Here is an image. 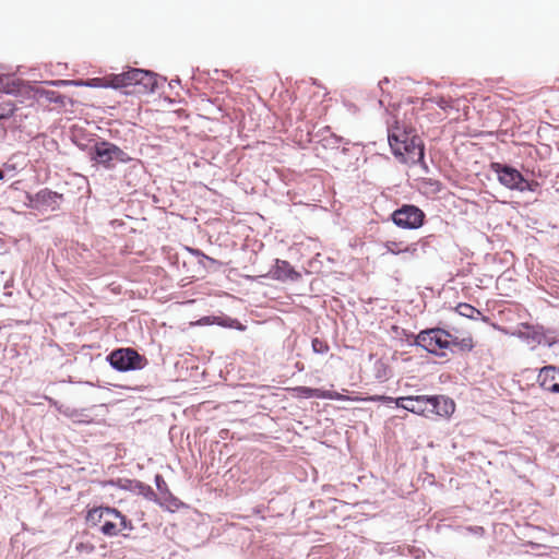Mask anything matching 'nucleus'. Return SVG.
I'll list each match as a JSON object with an SVG mask.
<instances>
[{
    "instance_id": "20",
    "label": "nucleus",
    "mask_w": 559,
    "mask_h": 559,
    "mask_svg": "<svg viewBox=\"0 0 559 559\" xmlns=\"http://www.w3.org/2000/svg\"><path fill=\"white\" fill-rule=\"evenodd\" d=\"M274 276L277 280H294L298 276V273L287 261L276 260Z\"/></svg>"
},
{
    "instance_id": "4",
    "label": "nucleus",
    "mask_w": 559,
    "mask_h": 559,
    "mask_svg": "<svg viewBox=\"0 0 559 559\" xmlns=\"http://www.w3.org/2000/svg\"><path fill=\"white\" fill-rule=\"evenodd\" d=\"M120 516V511L111 507H96L88 510L86 514V522L91 526L100 525L99 531L105 536H117L120 533L115 520Z\"/></svg>"
},
{
    "instance_id": "24",
    "label": "nucleus",
    "mask_w": 559,
    "mask_h": 559,
    "mask_svg": "<svg viewBox=\"0 0 559 559\" xmlns=\"http://www.w3.org/2000/svg\"><path fill=\"white\" fill-rule=\"evenodd\" d=\"M456 311L463 316V317H466V318H469V319H476L477 316H480V311L478 309H476L475 307H473L472 305L469 304H465V302H461L456 306Z\"/></svg>"
},
{
    "instance_id": "37",
    "label": "nucleus",
    "mask_w": 559,
    "mask_h": 559,
    "mask_svg": "<svg viewBox=\"0 0 559 559\" xmlns=\"http://www.w3.org/2000/svg\"><path fill=\"white\" fill-rule=\"evenodd\" d=\"M3 177H4V174L2 170H0V180L3 179Z\"/></svg>"
},
{
    "instance_id": "23",
    "label": "nucleus",
    "mask_w": 559,
    "mask_h": 559,
    "mask_svg": "<svg viewBox=\"0 0 559 559\" xmlns=\"http://www.w3.org/2000/svg\"><path fill=\"white\" fill-rule=\"evenodd\" d=\"M136 487L135 493L143 496L145 499L153 501V502H159L158 495L153 490V488L140 480L134 484Z\"/></svg>"
},
{
    "instance_id": "22",
    "label": "nucleus",
    "mask_w": 559,
    "mask_h": 559,
    "mask_svg": "<svg viewBox=\"0 0 559 559\" xmlns=\"http://www.w3.org/2000/svg\"><path fill=\"white\" fill-rule=\"evenodd\" d=\"M384 247H385L386 251L392 254H400L403 252L415 254L417 252L416 245L407 246L403 241L388 240L384 243Z\"/></svg>"
},
{
    "instance_id": "5",
    "label": "nucleus",
    "mask_w": 559,
    "mask_h": 559,
    "mask_svg": "<svg viewBox=\"0 0 559 559\" xmlns=\"http://www.w3.org/2000/svg\"><path fill=\"white\" fill-rule=\"evenodd\" d=\"M93 152V159L108 169L114 168L115 163L127 164L132 160L123 150L107 141L95 143Z\"/></svg>"
},
{
    "instance_id": "21",
    "label": "nucleus",
    "mask_w": 559,
    "mask_h": 559,
    "mask_svg": "<svg viewBox=\"0 0 559 559\" xmlns=\"http://www.w3.org/2000/svg\"><path fill=\"white\" fill-rule=\"evenodd\" d=\"M114 74H108L103 78H93L88 79L86 81H76L73 82V84L79 86H88V87H95V88H107L112 87L114 88Z\"/></svg>"
},
{
    "instance_id": "31",
    "label": "nucleus",
    "mask_w": 559,
    "mask_h": 559,
    "mask_svg": "<svg viewBox=\"0 0 559 559\" xmlns=\"http://www.w3.org/2000/svg\"><path fill=\"white\" fill-rule=\"evenodd\" d=\"M408 399H409V395L408 396L392 397V400H393L392 404H395L396 407H400V408L404 409L405 403H407Z\"/></svg>"
},
{
    "instance_id": "10",
    "label": "nucleus",
    "mask_w": 559,
    "mask_h": 559,
    "mask_svg": "<svg viewBox=\"0 0 559 559\" xmlns=\"http://www.w3.org/2000/svg\"><path fill=\"white\" fill-rule=\"evenodd\" d=\"M156 488L160 495L159 502L157 504L167 507L169 510L178 509L182 502L175 497L169 490L164 477L160 474H156L154 477Z\"/></svg>"
},
{
    "instance_id": "1",
    "label": "nucleus",
    "mask_w": 559,
    "mask_h": 559,
    "mask_svg": "<svg viewBox=\"0 0 559 559\" xmlns=\"http://www.w3.org/2000/svg\"><path fill=\"white\" fill-rule=\"evenodd\" d=\"M393 154L405 164H417L424 159V145L414 130H406L395 124L388 135Z\"/></svg>"
},
{
    "instance_id": "26",
    "label": "nucleus",
    "mask_w": 559,
    "mask_h": 559,
    "mask_svg": "<svg viewBox=\"0 0 559 559\" xmlns=\"http://www.w3.org/2000/svg\"><path fill=\"white\" fill-rule=\"evenodd\" d=\"M74 549L79 552L92 554L95 549V546L91 543L76 542L74 544Z\"/></svg>"
},
{
    "instance_id": "17",
    "label": "nucleus",
    "mask_w": 559,
    "mask_h": 559,
    "mask_svg": "<svg viewBox=\"0 0 559 559\" xmlns=\"http://www.w3.org/2000/svg\"><path fill=\"white\" fill-rule=\"evenodd\" d=\"M138 76L136 86H140L139 92H153L157 86V79L153 72L140 69L135 73Z\"/></svg>"
},
{
    "instance_id": "18",
    "label": "nucleus",
    "mask_w": 559,
    "mask_h": 559,
    "mask_svg": "<svg viewBox=\"0 0 559 559\" xmlns=\"http://www.w3.org/2000/svg\"><path fill=\"white\" fill-rule=\"evenodd\" d=\"M140 69H130L120 74H114V88H121L128 86H136L138 76L135 75Z\"/></svg>"
},
{
    "instance_id": "11",
    "label": "nucleus",
    "mask_w": 559,
    "mask_h": 559,
    "mask_svg": "<svg viewBox=\"0 0 559 559\" xmlns=\"http://www.w3.org/2000/svg\"><path fill=\"white\" fill-rule=\"evenodd\" d=\"M61 198L62 194H59L49 189H41L31 199V201L34 203L36 209H49L55 211L59 209L58 200Z\"/></svg>"
},
{
    "instance_id": "16",
    "label": "nucleus",
    "mask_w": 559,
    "mask_h": 559,
    "mask_svg": "<svg viewBox=\"0 0 559 559\" xmlns=\"http://www.w3.org/2000/svg\"><path fill=\"white\" fill-rule=\"evenodd\" d=\"M53 405L61 415L72 419L74 421H79V423H90L91 421V418L87 414L88 408H75V407L64 405V404H58L57 402H55Z\"/></svg>"
},
{
    "instance_id": "34",
    "label": "nucleus",
    "mask_w": 559,
    "mask_h": 559,
    "mask_svg": "<svg viewBox=\"0 0 559 559\" xmlns=\"http://www.w3.org/2000/svg\"><path fill=\"white\" fill-rule=\"evenodd\" d=\"M295 366L299 371H302L305 369V365L302 362L297 361Z\"/></svg>"
},
{
    "instance_id": "32",
    "label": "nucleus",
    "mask_w": 559,
    "mask_h": 559,
    "mask_svg": "<svg viewBox=\"0 0 559 559\" xmlns=\"http://www.w3.org/2000/svg\"><path fill=\"white\" fill-rule=\"evenodd\" d=\"M536 186H537V182H534V181L530 182L525 179V182L521 183V189H518V190L519 191H524V190L534 191Z\"/></svg>"
},
{
    "instance_id": "33",
    "label": "nucleus",
    "mask_w": 559,
    "mask_h": 559,
    "mask_svg": "<svg viewBox=\"0 0 559 559\" xmlns=\"http://www.w3.org/2000/svg\"><path fill=\"white\" fill-rule=\"evenodd\" d=\"M429 353L437 357H440V358H443L447 356V352H429Z\"/></svg>"
},
{
    "instance_id": "12",
    "label": "nucleus",
    "mask_w": 559,
    "mask_h": 559,
    "mask_svg": "<svg viewBox=\"0 0 559 559\" xmlns=\"http://www.w3.org/2000/svg\"><path fill=\"white\" fill-rule=\"evenodd\" d=\"M540 386L552 393H559V369L547 366L540 369L538 374Z\"/></svg>"
},
{
    "instance_id": "2",
    "label": "nucleus",
    "mask_w": 559,
    "mask_h": 559,
    "mask_svg": "<svg viewBox=\"0 0 559 559\" xmlns=\"http://www.w3.org/2000/svg\"><path fill=\"white\" fill-rule=\"evenodd\" d=\"M383 352H369L366 358L360 361V379L366 382L378 381L385 382L392 374L391 360Z\"/></svg>"
},
{
    "instance_id": "7",
    "label": "nucleus",
    "mask_w": 559,
    "mask_h": 559,
    "mask_svg": "<svg viewBox=\"0 0 559 559\" xmlns=\"http://www.w3.org/2000/svg\"><path fill=\"white\" fill-rule=\"evenodd\" d=\"M106 360L119 372L140 370L147 365V359L140 352H110Z\"/></svg>"
},
{
    "instance_id": "30",
    "label": "nucleus",
    "mask_w": 559,
    "mask_h": 559,
    "mask_svg": "<svg viewBox=\"0 0 559 559\" xmlns=\"http://www.w3.org/2000/svg\"><path fill=\"white\" fill-rule=\"evenodd\" d=\"M212 322H216L217 324L224 326H234V323H236L237 321L230 318H213Z\"/></svg>"
},
{
    "instance_id": "35",
    "label": "nucleus",
    "mask_w": 559,
    "mask_h": 559,
    "mask_svg": "<svg viewBox=\"0 0 559 559\" xmlns=\"http://www.w3.org/2000/svg\"><path fill=\"white\" fill-rule=\"evenodd\" d=\"M473 531H474L475 533H483V532H484V528H483L481 526H476V527H474V528H473Z\"/></svg>"
},
{
    "instance_id": "14",
    "label": "nucleus",
    "mask_w": 559,
    "mask_h": 559,
    "mask_svg": "<svg viewBox=\"0 0 559 559\" xmlns=\"http://www.w3.org/2000/svg\"><path fill=\"white\" fill-rule=\"evenodd\" d=\"M299 394L305 399H325V400H333V401H347L349 400L348 396L338 393L336 391H329L318 388H309V386H298L296 389Z\"/></svg>"
},
{
    "instance_id": "15",
    "label": "nucleus",
    "mask_w": 559,
    "mask_h": 559,
    "mask_svg": "<svg viewBox=\"0 0 559 559\" xmlns=\"http://www.w3.org/2000/svg\"><path fill=\"white\" fill-rule=\"evenodd\" d=\"M430 395H409L404 409L417 415L429 417Z\"/></svg>"
},
{
    "instance_id": "6",
    "label": "nucleus",
    "mask_w": 559,
    "mask_h": 559,
    "mask_svg": "<svg viewBox=\"0 0 559 559\" xmlns=\"http://www.w3.org/2000/svg\"><path fill=\"white\" fill-rule=\"evenodd\" d=\"M415 344L423 349H433L436 347L445 349L456 345V337L443 329L435 328L421 331L417 335Z\"/></svg>"
},
{
    "instance_id": "3",
    "label": "nucleus",
    "mask_w": 559,
    "mask_h": 559,
    "mask_svg": "<svg viewBox=\"0 0 559 559\" xmlns=\"http://www.w3.org/2000/svg\"><path fill=\"white\" fill-rule=\"evenodd\" d=\"M0 93L26 98L46 97L51 102H57V98L53 97L55 92L39 88L35 90L24 81L11 75H0Z\"/></svg>"
},
{
    "instance_id": "9",
    "label": "nucleus",
    "mask_w": 559,
    "mask_h": 559,
    "mask_svg": "<svg viewBox=\"0 0 559 559\" xmlns=\"http://www.w3.org/2000/svg\"><path fill=\"white\" fill-rule=\"evenodd\" d=\"M490 167L498 175L499 182L508 189H521V183L525 182L522 174L513 167L500 163H492Z\"/></svg>"
},
{
    "instance_id": "25",
    "label": "nucleus",
    "mask_w": 559,
    "mask_h": 559,
    "mask_svg": "<svg viewBox=\"0 0 559 559\" xmlns=\"http://www.w3.org/2000/svg\"><path fill=\"white\" fill-rule=\"evenodd\" d=\"M344 367V362L342 360L341 357L334 355V354H331L329 359L326 360L322 371L323 372H330L331 369L333 368H343Z\"/></svg>"
},
{
    "instance_id": "28",
    "label": "nucleus",
    "mask_w": 559,
    "mask_h": 559,
    "mask_svg": "<svg viewBox=\"0 0 559 559\" xmlns=\"http://www.w3.org/2000/svg\"><path fill=\"white\" fill-rule=\"evenodd\" d=\"M136 479H119L118 484L120 488L134 492L136 489L134 484H136Z\"/></svg>"
},
{
    "instance_id": "29",
    "label": "nucleus",
    "mask_w": 559,
    "mask_h": 559,
    "mask_svg": "<svg viewBox=\"0 0 559 559\" xmlns=\"http://www.w3.org/2000/svg\"><path fill=\"white\" fill-rule=\"evenodd\" d=\"M117 520L120 521V528H119L120 532L122 530H130V531L133 530L132 522L129 519H127V516L123 515L121 512H120V516H117Z\"/></svg>"
},
{
    "instance_id": "36",
    "label": "nucleus",
    "mask_w": 559,
    "mask_h": 559,
    "mask_svg": "<svg viewBox=\"0 0 559 559\" xmlns=\"http://www.w3.org/2000/svg\"><path fill=\"white\" fill-rule=\"evenodd\" d=\"M317 343H318V340H314L313 343H312L313 349H317Z\"/></svg>"
},
{
    "instance_id": "8",
    "label": "nucleus",
    "mask_w": 559,
    "mask_h": 559,
    "mask_svg": "<svg viewBox=\"0 0 559 559\" xmlns=\"http://www.w3.org/2000/svg\"><path fill=\"white\" fill-rule=\"evenodd\" d=\"M425 213L415 205H403L392 214L395 225L405 229H416L423 226Z\"/></svg>"
},
{
    "instance_id": "27",
    "label": "nucleus",
    "mask_w": 559,
    "mask_h": 559,
    "mask_svg": "<svg viewBox=\"0 0 559 559\" xmlns=\"http://www.w3.org/2000/svg\"><path fill=\"white\" fill-rule=\"evenodd\" d=\"M364 401L381 402L386 405H390L393 403L392 396H386V395H370V396H367L366 399H364Z\"/></svg>"
},
{
    "instance_id": "13",
    "label": "nucleus",
    "mask_w": 559,
    "mask_h": 559,
    "mask_svg": "<svg viewBox=\"0 0 559 559\" xmlns=\"http://www.w3.org/2000/svg\"><path fill=\"white\" fill-rule=\"evenodd\" d=\"M455 409L454 402L443 395H430L429 416H450Z\"/></svg>"
},
{
    "instance_id": "19",
    "label": "nucleus",
    "mask_w": 559,
    "mask_h": 559,
    "mask_svg": "<svg viewBox=\"0 0 559 559\" xmlns=\"http://www.w3.org/2000/svg\"><path fill=\"white\" fill-rule=\"evenodd\" d=\"M429 105L438 106L445 115H449L451 112V110H453V109H455L456 111L459 110L457 102L451 97L435 96V97L428 98L426 100L427 108L429 107Z\"/></svg>"
}]
</instances>
